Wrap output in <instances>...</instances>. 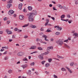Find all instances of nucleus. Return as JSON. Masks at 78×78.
<instances>
[{"mask_svg":"<svg viewBox=\"0 0 78 78\" xmlns=\"http://www.w3.org/2000/svg\"><path fill=\"white\" fill-rule=\"evenodd\" d=\"M28 20L29 22H33L34 21V17L33 16V14L32 13H31L29 14Z\"/></svg>","mask_w":78,"mask_h":78,"instance_id":"f257e3e1","label":"nucleus"},{"mask_svg":"<svg viewBox=\"0 0 78 78\" xmlns=\"http://www.w3.org/2000/svg\"><path fill=\"white\" fill-rule=\"evenodd\" d=\"M56 43H57L58 45L61 46L63 45V41H62L61 40H59L56 41Z\"/></svg>","mask_w":78,"mask_h":78,"instance_id":"f03ea898","label":"nucleus"},{"mask_svg":"<svg viewBox=\"0 0 78 78\" xmlns=\"http://www.w3.org/2000/svg\"><path fill=\"white\" fill-rule=\"evenodd\" d=\"M24 55H25V53L22 52H20L17 53V55L19 56H23Z\"/></svg>","mask_w":78,"mask_h":78,"instance_id":"7ed1b4c3","label":"nucleus"},{"mask_svg":"<svg viewBox=\"0 0 78 78\" xmlns=\"http://www.w3.org/2000/svg\"><path fill=\"white\" fill-rule=\"evenodd\" d=\"M55 28H56V29L58 31H61L62 29V27H59V26H55L54 27Z\"/></svg>","mask_w":78,"mask_h":78,"instance_id":"20e7f679","label":"nucleus"},{"mask_svg":"<svg viewBox=\"0 0 78 78\" xmlns=\"http://www.w3.org/2000/svg\"><path fill=\"white\" fill-rule=\"evenodd\" d=\"M8 13L9 15L10 16H12V14L14 13V11L11 9H10L9 10V11L8 12Z\"/></svg>","mask_w":78,"mask_h":78,"instance_id":"39448f33","label":"nucleus"},{"mask_svg":"<svg viewBox=\"0 0 78 78\" xmlns=\"http://www.w3.org/2000/svg\"><path fill=\"white\" fill-rule=\"evenodd\" d=\"M5 32L6 33H7L8 34H12V32L9 30L8 29L5 30Z\"/></svg>","mask_w":78,"mask_h":78,"instance_id":"423d86ee","label":"nucleus"},{"mask_svg":"<svg viewBox=\"0 0 78 78\" xmlns=\"http://www.w3.org/2000/svg\"><path fill=\"white\" fill-rule=\"evenodd\" d=\"M32 14V16L34 15H37V11L36 10H34L32 11V12L30 13Z\"/></svg>","mask_w":78,"mask_h":78,"instance_id":"0eeeda50","label":"nucleus"},{"mask_svg":"<svg viewBox=\"0 0 78 78\" xmlns=\"http://www.w3.org/2000/svg\"><path fill=\"white\" fill-rule=\"evenodd\" d=\"M24 16L23 15H20L19 16V19L20 20H22L24 19Z\"/></svg>","mask_w":78,"mask_h":78,"instance_id":"6e6552de","label":"nucleus"},{"mask_svg":"<svg viewBox=\"0 0 78 78\" xmlns=\"http://www.w3.org/2000/svg\"><path fill=\"white\" fill-rule=\"evenodd\" d=\"M66 68L67 69L68 72H69L70 73H72L73 72L71 70V69H70L68 67L66 66Z\"/></svg>","mask_w":78,"mask_h":78,"instance_id":"1a4fd4ad","label":"nucleus"},{"mask_svg":"<svg viewBox=\"0 0 78 78\" xmlns=\"http://www.w3.org/2000/svg\"><path fill=\"white\" fill-rule=\"evenodd\" d=\"M37 48V47L35 45L32 46L30 48H29L30 50L32 49L33 50H34V49H36Z\"/></svg>","mask_w":78,"mask_h":78,"instance_id":"9d476101","label":"nucleus"},{"mask_svg":"<svg viewBox=\"0 0 78 78\" xmlns=\"http://www.w3.org/2000/svg\"><path fill=\"white\" fill-rule=\"evenodd\" d=\"M42 37H44L45 38L44 39L45 40V41H47L48 42V40L47 39V37H47V36L44 35H43L42 36Z\"/></svg>","mask_w":78,"mask_h":78,"instance_id":"9b49d317","label":"nucleus"},{"mask_svg":"<svg viewBox=\"0 0 78 78\" xmlns=\"http://www.w3.org/2000/svg\"><path fill=\"white\" fill-rule=\"evenodd\" d=\"M22 5H23L22 3L20 4L19 5V8L20 9V10H22Z\"/></svg>","mask_w":78,"mask_h":78,"instance_id":"f8f14e48","label":"nucleus"},{"mask_svg":"<svg viewBox=\"0 0 78 78\" xmlns=\"http://www.w3.org/2000/svg\"><path fill=\"white\" fill-rule=\"evenodd\" d=\"M73 36H75V37H74V38H76V37H78V34L77 33H74L73 34Z\"/></svg>","mask_w":78,"mask_h":78,"instance_id":"ddd939ff","label":"nucleus"},{"mask_svg":"<svg viewBox=\"0 0 78 78\" xmlns=\"http://www.w3.org/2000/svg\"><path fill=\"white\" fill-rule=\"evenodd\" d=\"M11 6H12V4H9L7 5L6 7L8 9H9Z\"/></svg>","mask_w":78,"mask_h":78,"instance_id":"4468645a","label":"nucleus"},{"mask_svg":"<svg viewBox=\"0 0 78 78\" xmlns=\"http://www.w3.org/2000/svg\"><path fill=\"white\" fill-rule=\"evenodd\" d=\"M21 67L23 68V69H25L28 67V65L25 64L21 66Z\"/></svg>","mask_w":78,"mask_h":78,"instance_id":"2eb2a0df","label":"nucleus"},{"mask_svg":"<svg viewBox=\"0 0 78 78\" xmlns=\"http://www.w3.org/2000/svg\"><path fill=\"white\" fill-rule=\"evenodd\" d=\"M42 54L39 55L38 56L39 58L40 59H41V60L44 59V58L42 56Z\"/></svg>","mask_w":78,"mask_h":78,"instance_id":"dca6fc26","label":"nucleus"},{"mask_svg":"<svg viewBox=\"0 0 78 78\" xmlns=\"http://www.w3.org/2000/svg\"><path fill=\"white\" fill-rule=\"evenodd\" d=\"M65 17V15H62L61 16V20H62V21H64V19H64Z\"/></svg>","mask_w":78,"mask_h":78,"instance_id":"f3484780","label":"nucleus"},{"mask_svg":"<svg viewBox=\"0 0 78 78\" xmlns=\"http://www.w3.org/2000/svg\"><path fill=\"white\" fill-rule=\"evenodd\" d=\"M30 27L31 28H37L36 26L35 25H33L32 24H31L30 25Z\"/></svg>","mask_w":78,"mask_h":78,"instance_id":"a211bd4d","label":"nucleus"},{"mask_svg":"<svg viewBox=\"0 0 78 78\" xmlns=\"http://www.w3.org/2000/svg\"><path fill=\"white\" fill-rule=\"evenodd\" d=\"M57 58H59L64 59V57L62 56H60L58 55H57Z\"/></svg>","mask_w":78,"mask_h":78,"instance_id":"6ab92c4d","label":"nucleus"},{"mask_svg":"<svg viewBox=\"0 0 78 78\" xmlns=\"http://www.w3.org/2000/svg\"><path fill=\"white\" fill-rule=\"evenodd\" d=\"M50 63H47L45 65V67H50Z\"/></svg>","mask_w":78,"mask_h":78,"instance_id":"aec40b11","label":"nucleus"},{"mask_svg":"<svg viewBox=\"0 0 78 78\" xmlns=\"http://www.w3.org/2000/svg\"><path fill=\"white\" fill-rule=\"evenodd\" d=\"M28 8L29 11H32V9H33V8L31 6H29L28 7Z\"/></svg>","mask_w":78,"mask_h":78,"instance_id":"412c9836","label":"nucleus"},{"mask_svg":"<svg viewBox=\"0 0 78 78\" xmlns=\"http://www.w3.org/2000/svg\"><path fill=\"white\" fill-rule=\"evenodd\" d=\"M64 46H65L66 48H70V46L66 44H64Z\"/></svg>","mask_w":78,"mask_h":78,"instance_id":"4be33fe9","label":"nucleus"},{"mask_svg":"<svg viewBox=\"0 0 78 78\" xmlns=\"http://www.w3.org/2000/svg\"><path fill=\"white\" fill-rule=\"evenodd\" d=\"M57 6L59 7L60 9H62V5H61V4H58L57 5Z\"/></svg>","mask_w":78,"mask_h":78,"instance_id":"5701e85b","label":"nucleus"},{"mask_svg":"<svg viewBox=\"0 0 78 78\" xmlns=\"http://www.w3.org/2000/svg\"><path fill=\"white\" fill-rule=\"evenodd\" d=\"M28 75H31V70H29L27 73Z\"/></svg>","mask_w":78,"mask_h":78,"instance_id":"b1692460","label":"nucleus"},{"mask_svg":"<svg viewBox=\"0 0 78 78\" xmlns=\"http://www.w3.org/2000/svg\"><path fill=\"white\" fill-rule=\"evenodd\" d=\"M29 24H29V23H28L27 24H25L23 26H22V27H23V28H25V27H28V26L29 25Z\"/></svg>","mask_w":78,"mask_h":78,"instance_id":"393cba45","label":"nucleus"},{"mask_svg":"<svg viewBox=\"0 0 78 78\" xmlns=\"http://www.w3.org/2000/svg\"><path fill=\"white\" fill-rule=\"evenodd\" d=\"M70 66H73V65H74V62H71L70 63Z\"/></svg>","mask_w":78,"mask_h":78,"instance_id":"a878e982","label":"nucleus"},{"mask_svg":"<svg viewBox=\"0 0 78 78\" xmlns=\"http://www.w3.org/2000/svg\"><path fill=\"white\" fill-rule=\"evenodd\" d=\"M8 72L9 73H12V69H9Z\"/></svg>","mask_w":78,"mask_h":78,"instance_id":"bb28decb","label":"nucleus"},{"mask_svg":"<svg viewBox=\"0 0 78 78\" xmlns=\"http://www.w3.org/2000/svg\"><path fill=\"white\" fill-rule=\"evenodd\" d=\"M48 50H50V49H52L53 48V47H48Z\"/></svg>","mask_w":78,"mask_h":78,"instance_id":"cd10ccee","label":"nucleus"},{"mask_svg":"<svg viewBox=\"0 0 78 78\" xmlns=\"http://www.w3.org/2000/svg\"><path fill=\"white\" fill-rule=\"evenodd\" d=\"M2 48H5V49H8V48H9V47H8V46H7V47H2Z\"/></svg>","mask_w":78,"mask_h":78,"instance_id":"c85d7f7f","label":"nucleus"},{"mask_svg":"<svg viewBox=\"0 0 78 78\" xmlns=\"http://www.w3.org/2000/svg\"><path fill=\"white\" fill-rule=\"evenodd\" d=\"M55 35L58 36V35H59L60 34V32H56L55 33Z\"/></svg>","mask_w":78,"mask_h":78,"instance_id":"c756f323","label":"nucleus"},{"mask_svg":"<svg viewBox=\"0 0 78 78\" xmlns=\"http://www.w3.org/2000/svg\"><path fill=\"white\" fill-rule=\"evenodd\" d=\"M23 61H28V59H27V58L26 57L23 58Z\"/></svg>","mask_w":78,"mask_h":78,"instance_id":"7c9ffc66","label":"nucleus"},{"mask_svg":"<svg viewBox=\"0 0 78 78\" xmlns=\"http://www.w3.org/2000/svg\"><path fill=\"white\" fill-rule=\"evenodd\" d=\"M38 49L39 50H43V49L41 47H38Z\"/></svg>","mask_w":78,"mask_h":78,"instance_id":"2f4dec72","label":"nucleus"},{"mask_svg":"<svg viewBox=\"0 0 78 78\" xmlns=\"http://www.w3.org/2000/svg\"><path fill=\"white\" fill-rule=\"evenodd\" d=\"M61 70H62V71H66V69H65V68H61Z\"/></svg>","mask_w":78,"mask_h":78,"instance_id":"473e14b6","label":"nucleus"},{"mask_svg":"<svg viewBox=\"0 0 78 78\" xmlns=\"http://www.w3.org/2000/svg\"><path fill=\"white\" fill-rule=\"evenodd\" d=\"M66 16L68 18H70L71 17L70 15H69V14H67Z\"/></svg>","mask_w":78,"mask_h":78,"instance_id":"72a5a7b5","label":"nucleus"},{"mask_svg":"<svg viewBox=\"0 0 78 78\" xmlns=\"http://www.w3.org/2000/svg\"><path fill=\"white\" fill-rule=\"evenodd\" d=\"M49 53V52H45L43 54V55H48Z\"/></svg>","mask_w":78,"mask_h":78,"instance_id":"f704fd0d","label":"nucleus"},{"mask_svg":"<svg viewBox=\"0 0 78 78\" xmlns=\"http://www.w3.org/2000/svg\"><path fill=\"white\" fill-rule=\"evenodd\" d=\"M51 61H52V59L51 58H49L48 59V62H51Z\"/></svg>","mask_w":78,"mask_h":78,"instance_id":"c9c22d12","label":"nucleus"},{"mask_svg":"<svg viewBox=\"0 0 78 78\" xmlns=\"http://www.w3.org/2000/svg\"><path fill=\"white\" fill-rule=\"evenodd\" d=\"M38 53V51H34L33 52H32L30 53V54H33V53Z\"/></svg>","mask_w":78,"mask_h":78,"instance_id":"e433bc0d","label":"nucleus"},{"mask_svg":"<svg viewBox=\"0 0 78 78\" xmlns=\"http://www.w3.org/2000/svg\"><path fill=\"white\" fill-rule=\"evenodd\" d=\"M64 42H66V43H67V42H69V41L68 40V39H67L64 41Z\"/></svg>","mask_w":78,"mask_h":78,"instance_id":"4c0bfd02","label":"nucleus"},{"mask_svg":"<svg viewBox=\"0 0 78 78\" xmlns=\"http://www.w3.org/2000/svg\"><path fill=\"white\" fill-rule=\"evenodd\" d=\"M46 22H48V23L49 22V19H46Z\"/></svg>","mask_w":78,"mask_h":78,"instance_id":"58836bf2","label":"nucleus"},{"mask_svg":"<svg viewBox=\"0 0 78 78\" xmlns=\"http://www.w3.org/2000/svg\"><path fill=\"white\" fill-rule=\"evenodd\" d=\"M28 36L25 35L24 37V39H26V38H28Z\"/></svg>","mask_w":78,"mask_h":78,"instance_id":"ea45409f","label":"nucleus"},{"mask_svg":"<svg viewBox=\"0 0 78 78\" xmlns=\"http://www.w3.org/2000/svg\"><path fill=\"white\" fill-rule=\"evenodd\" d=\"M54 78H58V76H56L55 75H54Z\"/></svg>","mask_w":78,"mask_h":78,"instance_id":"a19ab883","label":"nucleus"},{"mask_svg":"<svg viewBox=\"0 0 78 78\" xmlns=\"http://www.w3.org/2000/svg\"><path fill=\"white\" fill-rule=\"evenodd\" d=\"M30 66H34V62L31 63L30 64Z\"/></svg>","mask_w":78,"mask_h":78,"instance_id":"79ce46f5","label":"nucleus"},{"mask_svg":"<svg viewBox=\"0 0 78 78\" xmlns=\"http://www.w3.org/2000/svg\"><path fill=\"white\" fill-rule=\"evenodd\" d=\"M8 59V57L6 56L4 58V59L5 60H7Z\"/></svg>","mask_w":78,"mask_h":78,"instance_id":"37998d69","label":"nucleus"},{"mask_svg":"<svg viewBox=\"0 0 78 78\" xmlns=\"http://www.w3.org/2000/svg\"><path fill=\"white\" fill-rule=\"evenodd\" d=\"M4 20H8V18L7 17H5L3 19Z\"/></svg>","mask_w":78,"mask_h":78,"instance_id":"c03bdc74","label":"nucleus"},{"mask_svg":"<svg viewBox=\"0 0 78 78\" xmlns=\"http://www.w3.org/2000/svg\"><path fill=\"white\" fill-rule=\"evenodd\" d=\"M72 22V20H70L68 21V22L69 23H71Z\"/></svg>","mask_w":78,"mask_h":78,"instance_id":"a18cd8bd","label":"nucleus"},{"mask_svg":"<svg viewBox=\"0 0 78 78\" xmlns=\"http://www.w3.org/2000/svg\"><path fill=\"white\" fill-rule=\"evenodd\" d=\"M45 61H43L41 62V63L42 64H44V63H45Z\"/></svg>","mask_w":78,"mask_h":78,"instance_id":"49530a36","label":"nucleus"},{"mask_svg":"<svg viewBox=\"0 0 78 78\" xmlns=\"http://www.w3.org/2000/svg\"><path fill=\"white\" fill-rule=\"evenodd\" d=\"M23 12H27V10L25 9H24L23 10Z\"/></svg>","mask_w":78,"mask_h":78,"instance_id":"de8ad7c7","label":"nucleus"},{"mask_svg":"<svg viewBox=\"0 0 78 78\" xmlns=\"http://www.w3.org/2000/svg\"><path fill=\"white\" fill-rule=\"evenodd\" d=\"M75 4H76V5H77V4H78V1H75Z\"/></svg>","mask_w":78,"mask_h":78,"instance_id":"09e8293b","label":"nucleus"},{"mask_svg":"<svg viewBox=\"0 0 78 78\" xmlns=\"http://www.w3.org/2000/svg\"><path fill=\"white\" fill-rule=\"evenodd\" d=\"M51 18L52 19V20H53L55 21V18L54 17H51Z\"/></svg>","mask_w":78,"mask_h":78,"instance_id":"8fccbe9b","label":"nucleus"},{"mask_svg":"<svg viewBox=\"0 0 78 78\" xmlns=\"http://www.w3.org/2000/svg\"><path fill=\"white\" fill-rule=\"evenodd\" d=\"M50 41H51V42H53L54 41V39H53V38H51V39Z\"/></svg>","mask_w":78,"mask_h":78,"instance_id":"3c124183","label":"nucleus"},{"mask_svg":"<svg viewBox=\"0 0 78 78\" xmlns=\"http://www.w3.org/2000/svg\"><path fill=\"white\" fill-rule=\"evenodd\" d=\"M9 2L10 3H12V0H10L9 1Z\"/></svg>","mask_w":78,"mask_h":78,"instance_id":"603ef678","label":"nucleus"},{"mask_svg":"<svg viewBox=\"0 0 78 78\" xmlns=\"http://www.w3.org/2000/svg\"><path fill=\"white\" fill-rule=\"evenodd\" d=\"M9 42H12V39H9Z\"/></svg>","mask_w":78,"mask_h":78,"instance_id":"864d4df0","label":"nucleus"},{"mask_svg":"<svg viewBox=\"0 0 78 78\" xmlns=\"http://www.w3.org/2000/svg\"><path fill=\"white\" fill-rule=\"evenodd\" d=\"M14 30L15 31H17V28H15L14 29Z\"/></svg>","mask_w":78,"mask_h":78,"instance_id":"5fc2aeb1","label":"nucleus"},{"mask_svg":"<svg viewBox=\"0 0 78 78\" xmlns=\"http://www.w3.org/2000/svg\"><path fill=\"white\" fill-rule=\"evenodd\" d=\"M13 16L14 17H16V16H17V15L16 14H14L13 15Z\"/></svg>","mask_w":78,"mask_h":78,"instance_id":"6e6d98bb","label":"nucleus"},{"mask_svg":"<svg viewBox=\"0 0 78 78\" xmlns=\"http://www.w3.org/2000/svg\"><path fill=\"white\" fill-rule=\"evenodd\" d=\"M53 10H55V11H57V9H56L55 7H53Z\"/></svg>","mask_w":78,"mask_h":78,"instance_id":"4d7b16f0","label":"nucleus"},{"mask_svg":"<svg viewBox=\"0 0 78 78\" xmlns=\"http://www.w3.org/2000/svg\"><path fill=\"white\" fill-rule=\"evenodd\" d=\"M66 7L63 6L62 7V9H66Z\"/></svg>","mask_w":78,"mask_h":78,"instance_id":"13d9d810","label":"nucleus"},{"mask_svg":"<svg viewBox=\"0 0 78 78\" xmlns=\"http://www.w3.org/2000/svg\"><path fill=\"white\" fill-rule=\"evenodd\" d=\"M63 21H66V22H67L69 21V19H66V20H64Z\"/></svg>","mask_w":78,"mask_h":78,"instance_id":"bf43d9fd","label":"nucleus"},{"mask_svg":"<svg viewBox=\"0 0 78 78\" xmlns=\"http://www.w3.org/2000/svg\"><path fill=\"white\" fill-rule=\"evenodd\" d=\"M41 31H44V28L43 27H41L40 29Z\"/></svg>","mask_w":78,"mask_h":78,"instance_id":"052dcab7","label":"nucleus"},{"mask_svg":"<svg viewBox=\"0 0 78 78\" xmlns=\"http://www.w3.org/2000/svg\"><path fill=\"white\" fill-rule=\"evenodd\" d=\"M46 31L47 32H48H48H51V30L48 29Z\"/></svg>","mask_w":78,"mask_h":78,"instance_id":"680f3d73","label":"nucleus"},{"mask_svg":"<svg viewBox=\"0 0 78 78\" xmlns=\"http://www.w3.org/2000/svg\"><path fill=\"white\" fill-rule=\"evenodd\" d=\"M16 38V37L14 35H12V39H14Z\"/></svg>","mask_w":78,"mask_h":78,"instance_id":"e2e57ef3","label":"nucleus"},{"mask_svg":"<svg viewBox=\"0 0 78 78\" xmlns=\"http://www.w3.org/2000/svg\"><path fill=\"white\" fill-rule=\"evenodd\" d=\"M65 11H67L68 10V8L67 7H66L65 9Z\"/></svg>","mask_w":78,"mask_h":78,"instance_id":"0e129e2a","label":"nucleus"},{"mask_svg":"<svg viewBox=\"0 0 78 78\" xmlns=\"http://www.w3.org/2000/svg\"><path fill=\"white\" fill-rule=\"evenodd\" d=\"M35 73H36V75H37L39 74V73H38V72H35Z\"/></svg>","mask_w":78,"mask_h":78,"instance_id":"69168bd1","label":"nucleus"},{"mask_svg":"<svg viewBox=\"0 0 78 78\" xmlns=\"http://www.w3.org/2000/svg\"><path fill=\"white\" fill-rule=\"evenodd\" d=\"M4 48H2L1 50V51H4Z\"/></svg>","mask_w":78,"mask_h":78,"instance_id":"338daca9","label":"nucleus"},{"mask_svg":"<svg viewBox=\"0 0 78 78\" xmlns=\"http://www.w3.org/2000/svg\"><path fill=\"white\" fill-rule=\"evenodd\" d=\"M68 40H69V41H70L71 40V38L70 37H68Z\"/></svg>","mask_w":78,"mask_h":78,"instance_id":"774afa93","label":"nucleus"}]
</instances>
